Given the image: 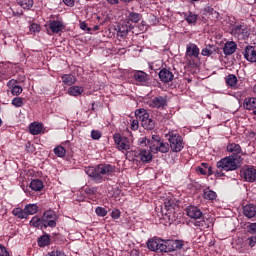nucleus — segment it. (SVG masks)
<instances>
[{
    "instance_id": "1",
    "label": "nucleus",
    "mask_w": 256,
    "mask_h": 256,
    "mask_svg": "<svg viewBox=\"0 0 256 256\" xmlns=\"http://www.w3.org/2000/svg\"><path fill=\"white\" fill-rule=\"evenodd\" d=\"M228 153H232L230 156H226L217 162L215 171V177H225V172L237 171L243 163V158L241 157V145L237 143H229L227 145Z\"/></svg>"
},
{
    "instance_id": "2",
    "label": "nucleus",
    "mask_w": 256,
    "mask_h": 256,
    "mask_svg": "<svg viewBox=\"0 0 256 256\" xmlns=\"http://www.w3.org/2000/svg\"><path fill=\"white\" fill-rule=\"evenodd\" d=\"M115 172V166L111 164H99L95 167L90 166L85 169V173L95 181V183H103L106 177H111Z\"/></svg>"
},
{
    "instance_id": "3",
    "label": "nucleus",
    "mask_w": 256,
    "mask_h": 256,
    "mask_svg": "<svg viewBox=\"0 0 256 256\" xmlns=\"http://www.w3.org/2000/svg\"><path fill=\"white\" fill-rule=\"evenodd\" d=\"M177 201L174 198H166L161 206V213L163 217L168 218L170 221H177Z\"/></svg>"
},
{
    "instance_id": "4",
    "label": "nucleus",
    "mask_w": 256,
    "mask_h": 256,
    "mask_svg": "<svg viewBox=\"0 0 256 256\" xmlns=\"http://www.w3.org/2000/svg\"><path fill=\"white\" fill-rule=\"evenodd\" d=\"M147 247L150 251H155V253H169V240L152 238L148 240Z\"/></svg>"
},
{
    "instance_id": "5",
    "label": "nucleus",
    "mask_w": 256,
    "mask_h": 256,
    "mask_svg": "<svg viewBox=\"0 0 256 256\" xmlns=\"http://www.w3.org/2000/svg\"><path fill=\"white\" fill-rule=\"evenodd\" d=\"M135 115L140 119L141 125L148 131L155 129V120L149 118V113L145 112V109L136 110Z\"/></svg>"
},
{
    "instance_id": "6",
    "label": "nucleus",
    "mask_w": 256,
    "mask_h": 256,
    "mask_svg": "<svg viewBox=\"0 0 256 256\" xmlns=\"http://www.w3.org/2000/svg\"><path fill=\"white\" fill-rule=\"evenodd\" d=\"M168 141L170 143V149L174 153H180V151L183 150L184 144H183V137L179 135L177 132H170Z\"/></svg>"
},
{
    "instance_id": "7",
    "label": "nucleus",
    "mask_w": 256,
    "mask_h": 256,
    "mask_svg": "<svg viewBox=\"0 0 256 256\" xmlns=\"http://www.w3.org/2000/svg\"><path fill=\"white\" fill-rule=\"evenodd\" d=\"M57 219H59V216H57V213L53 210H48L43 213L42 215V221L44 223V227H51L55 228L57 227Z\"/></svg>"
},
{
    "instance_id": "8",
    "label": "nucleus",
    "mask_w": 256,
    "mask_h": 256,
    "mask_svg": "<svg viewBox=\"0 0 256 256\" xmlns=\"http://www.w3.org/2000/svg\"><path fill=\"white\" fill-rule=\"evenodd\" d=\"M113 139L119 151H129V149H131V144L127 137L121 136L119 133H115L113 135Z\"/></svg>"
},
{
    "instance_id": "9",
    "label": "nucleus",
    "mask_w": 256,
    "mask_h": 256,
    "mask_svg": "<svg viewBox=\"0 0 256 256\" xmlns=\"http://www.w3.org/2000/svg\"><path fill=\"white\" fill-rule=\"evenodd\" d=\"M148 105L152 109H165L167 107V97L156 96L148 101Z\"/></svg>"
},
{
    "instance_id": "10",
    "label": "nucleus",
    "mask_w": 256,
    "mask_h": 256,
    "mask_svg": "<svg viewBox=\"0 0 256 256\" xmlns=\"http://www.w3.org/2000/svg\"><path fill=\"white\" fill-rule=\"evenodd\" d=\"M151 153H169V143L163 141H156L150 145Z\"/></svg>"
},
{
    "instance_id": "11",
    "label": "nucleus",
    "mask_w": 256,
    "mask_h": 256,
    "mask_svg": "<svg viewBox=\"0 0 256 256\" xmlns=\"http://www.w3.org/2000/svg\"><path fill=\"white\" fill-rule=\"evenodd\" d=\"M231 33L238 39H247L249 37V30L243 25L235 26L232 28Z\"/></svg>"
},
{
    "instance_id": "12",
    "label": "nucleus",
    "mask_w": 256,
    "mask_h": 256,
    "mask_svg": "<svg viewBox=\"0 0 256 256\" xmlns=\"http://www.w3.org/2000/svg\"><path fill=\"white\" fill-rule=\"evenodd\" d=\"M243 178L248 183H255L256 180V168L249 167L243 171Z\"/></svg>"
},
{
    "instance_id": "13",
    "label": "nucleus",
    "mask_w": 256,
    "mask_h": 256,
    "mask_svg": "<svg viewBox=\"0 0 256 256\" xmlns=\"http://www.w3.org/2000/svg\"><path fill=\"white\" fill-rule=\"evenodd\" d=\"M244 57L250 63H256V48L254 46H247L245 48Z\"/></svg>"
},
{
    "instance_id": "14",
    "label": "nucleus",
    "mask_w": 256,
    "mask_h": 256,
    "mask_svg": "<svg viewBox=\"0 0 256 256\" xmlns=\"http://www.w3.org/2000/svg\"><path fill=\"white\" fill-rule=\"evenodd\" d=\"M136 157H139L140 161L143 163H150V161H153L151 150L141 149L138 151Z\"/></svg>"
},
{
    "instance_id": "15",
    "label": "nucleus",
    "mask_w": 256,
    "mask_h": 256,
    "mask_svg": "<svg viewBox=\"0 0 256 256\" xmlns=\"http://www.w3.org/2000/svg\"><path fill=\"white\" fill-rule=\"evenodd\" d=\"M186 213L190 219H201L203 217V212L196 206H189L186 209Z\"/></svg>"
},
{
    "instance_id": "16",
    "label": "nucleus",
    "mask_w": 256,
    "mask_h": 256,
    "mask_svg": "<svg viewBox=\"0 0 256 256\" xmlns=\"http://www.w3.org/2000/svg\"><path fill=\"white\" fill-rule=\"evenodd\" d=\"M159 77L162 83H171L175 76L173 75V72H170L167 68H163L159 72Z\"/></svg>"
},
{
    "instance_id": "17",
    "label": "nucleus",
    "mask_w": 256,
    "mask_h": 256,
    "mask_svg": "<svg viewBox=\"0 0 256 256\" xmlns=\"http://www.w3.org/2000/svg\"><path fill=\"white\" fill-rule=\"evenodd\" d=\"M243 215L248 219L256 217V206L254 204H248L243 207Z\"/></svg>"
},
{
    "instance_id": "18",
    "label": "nucleus",
    "mask_w": 256,
    "mask_h": 256,
    "mask_svg": "<svg viewBox=\"0 0 256 256\" xmlns=\"http://www.w3.org/2000/svg\"><path fill=\"white\" fill-rule=\"evenodd\" d=\"M49 29L52 31V33H60V31L65 29V24L59 20L50 21Z\"/></svg>"
},
{
    "instance_id": "19",
    "label": "nucleus",
    "mask_w": 256,
    "mask_h": 256,
    "mask_svg": "<svg viewBox=\"0 0 256 256\" xmlns=\"http://www.w3.org/2000/svg\"><path fill=\"white\" fill-rule=\"evenodd\" d=\"M183 245V240H168V253L177 251V249H183Z\"/></svg>"
},
{
    "instance_id": "20",
    "label": "nucleus",
    "mask_w": 256,
    "mask_h": 256,
    "mask_svg": "<svg viewBox=\"0 0 256 256\" xmlns=\"http://www.w3.org/2000/svg\"><path fill=\"white\" fill-rule=\"evenodd\" d=\"M186 55L187 57H195V59H197L199 57V47L193 43L188 44L186 48Z\"/></svg>"
},
{
    "instance_id": "21",
    "label": "nucleus",
    "mask_w": 256,
    "mask_h": 256,
    "mask_svg": "<svg viewBox=\"0 0 256 256\" xmlns=\"http://www.w3.org/2000/svg\"><path fill=\"white\" fill-rule=\"evenodd\" d=\"M224 55H233L237 51V44L233 41L227 42L223 48Z\"/></svg>"
},
{
    "instance_id": "22",
    "label": "nucleus",
    "mask_w": 256,
    "mask_h": 256,
    "mask_svg": "<svg viewBox=\"0 0 256 256\" xmlns=\"http://www.w3.org/2000/svg\"><path fill=\"white\" fill-rule=\"evenodd\" d=\"M134 79L138 81V83H147V81H149V75L144 71H136L134 73Z\"/></svg>"
},
{
    "instance_id": "23",
    "label": "nucleus",
    "mask_w": 256,
    "mask_h": 256,
    "mask_svg": "<svg viewBox=\"0 0 256 256\" xmlns=\"http://www.w3.org/2000/svg\"><path fill=\"white\" fill-rule=\"evenodd\" d=\"M29 131L31 135H39L41 131H43V124L38 122L31 123L29 126Z\"/></svg>"
},
{
    "instance_id": "24",
    "label": "nucleus",
    "mask_w": 256,
    "mask_h": 256,
    "mask_svg": "<svg viewBox=\"0 0 256 256\" xmlns=\"http://www.w3.org/2000/svg\"><path fill=\"white\" fill-rule=\"evenodd\" d=\"M37 243L39 247H47L51 245V236L44 234L38 238Z\"/></svg>"
},
{
    "instance_id": "25",
    "label": "nucleus",
    "mask_w": 256,
    "mask_h": 256,
    "mask_svg": "<svg viewBox=\"0 0 256 256\" xmlns=\"http://www.w3.org/2000/svg\"><path fill=\"white\" fill-rule=\"evenodd\" d=\"M243 107L249 111L256 109V98H246L244 100Z\"/></svg>"
},
{
    "instance_id": "26",
    "label": "nucleus",
    "mask_w": 256,
    "mask_h": 256,
    "mask_svg": "<svg viewBox=\"0 0 256 256\" xmlns=\"http://www.w3.org/2000/svg\"><path fill=\"white\" fill-rule=\"evenodd\" d=\"M77 81V78H75L72 74H64L62 76V83H64V85H75Z\"/></svg>"
},
{
    "instance_id": "27",
    "label": "nucleus",
    "mask_w": 256,
    "mask_h": 256,
    "mask_svg": "<svg viewBox=\"0 0 256 256\" xmlns=\"http://www.w3.org/2000/svg\"><path fill=\"white\" fill-rule=\"evenodd\" d=\"M83 87L81 86H72L68 89V94L72 97H79L83 93Z\"/></svg>"
},
{
    "instance_id": "28",
    "label": "nucleus",
    "mask_w": 256,
    "mask_h": 256,
    "mask_svg": "<svg viewBox=\"0 0 256 256\" xmlns=\"http://www.w3.org/2000/svg\"><path fill=\"white\" fill-rule=\"evenodd\" d=\"M184 19L189 23L190 25H195L197 23L198 16L197 14H193L192 12L189 13H183Z\"/></svg>"
},
{
    "instance_id": "29",
    "label": "nucleus",
    "mask_w": 256,
    "mask_h": 256,
    "mask_svg": "<svg viewBox=\"0 0 256 256\" xmlns=\"http://www.w3.org/2000/svg\"><path fill=\"white\" fill-rule=\"evenodd\" d=\"M24 211L27 217H29V215H35L39 211V207L36 204H28L25 206Z\"/></svg>"
},
{
    "instance_id": "30",
    "label": "nucleus",
    "mask_w": 256,
    "mask_h": 256,
    "mask_svg": "<svg viewBox=\"0 0 256 256\" xmlns=\"http://www.w3.org/2000/svg\"><path fill=\"white\" fill-rule=\"evenodd\" d=\"M12 214L14 215V217H17L18 219H27V212H25V208H14Z\"/></svg>"
},
{
    "instance_id": "31",
    "label": "nucleus",
    "mask_w": 256,
    "mask_h": 256,
    "mask_svg": "<svg viewBox=\"0 0 256 256\" xmlns=\"http://www.w3.org/2000/svg\"><path fill=\"white\" fill-rule=\"evenodd\" d=\"M30 188L32 191H41V189H43V181L39 179L32 180L30 183Z\"/></svg>"
},
{
    "instance_id": "32",
    "label": "nucleus",
    "mask_w": 256,
    "mask_h": 256,
    "mask_svg": "<svg viewBox=\"0 0 256 256\" xmlns=\"http://www.w3.org/2000/svg\"><path fill=\"white\" fill-rule=\"evenodd\" d=\"M141 14L140 13H136V12H130L127 16V21L131 22V23H138L139 21H141Z\"/></svg>"
},
{
    "instance_id": "33",
    "label": "nucleus",
    "mask_w": 256,
    "mask_h": 256,
    "mask_svg": "<svg viewBox=\"0 0 256 256\" xmlns=\"http://www.w3.org/2000/svg\"><path fill=\"white\" fill-rule=\"evenodd\" d=\"M226 84L229 87H235V85H237V76H235V74H230L228 76H226L225 78Z\"/></svg>"
},
{
    "instance_id": "34",
    "label": "nucleus",
    "mask_w": 256,
    "mask_h": 256,
    "mask_svg": "<svg viewBox=\"0 0 256 256\" xmlns=\"http://www.w3.org/2000/svg\"><path fill=\"white\" fill-rule=\"evenodd\" d=\"M215 51V46L208 45L204 49H202L201 55H203V57H210V55H213Z\"/></svg>"
},
{
    "instance_id": "35",
    "label": "nucleus",
    "mask_w": 256,
    "mask_h": 256,
    "mask_svg": "<svg viewBox=\"0 0 256 256\" xmlns=\"http://www.w3.org/2000/svg\"><path fill=\"white\" fill-rule=\"evenodd\" d=\"M17 2L22 9H31L34 5L33 0H17Z\"/></svg>"
},
{
    "instance_id": "36",
    "label": "nucleus",
    "mask_w": 256,
    "mask_h": 256,
    "mask_svg": "<svg viewBox=\"0 0 256 256\" xmlns=\"http://www.w3.org/2000/svg\"><path fill=\"white\" fill-rule=\"evenodd\" d=\"M31 227H41L44 226L43 217L39 218V216H34L30 221Z\"/></svg>"
},
{
    "instance_id": "37",
    "label": "nucleus",
    "mask_w": 256,
    "mask_h": 256,
    "mask_svg": "<svg viewBox=\"0 0 256 256\" xmlns=\"http://www.w3.org/2000/svg\"><path fill=\"white\" fill-rule=\"evenodd\" d=\"M129 33V27L122 25L119 27L118 31H117V36L121 37V39H125V37H127Z\"/></svg>"
},
{
    "instance_id": "38",
    "label": "nucleus",
    "mask_w": 256,
    "mask_h": 256,
    "mask_svg": "<svg viewBox=\"0 0 256 256\" xmlns=\"http://www.w3.org/2000/svg\"><path fill=\"white\" fill-rule=\"evenodd\" d=\"M204 199H207L208 201H215V199H217V193L213 190H205Z\"/></svg>"
},
{
    "instance_id": "39",
    "label": "nucleus",
    "mask_w": 256,
    "mask_h": 256,
    "mask_svg": "<svg viewBox=\"0 0 256 256\" xmlns=\"http://www.w3.org/2000/svg\"><path fill=\"white\" fill-rule=\"evenodd\" d=\"M54 154L57 157H65L67 155V150L63 146H57L54 148Z\"/></svg>"
},
{
    "instance_id": "40",
    "label": "nucleus",
    "mask_w": 256,
    "mask_h": 256,
    "mask_svg": "<svg viewBox=\"0 0 256 256\" xmlns=\"http://www.w3.org/2000/svg\"><path fill=\"white\" fill-rule=\"evenodd\" d=\"M195 227H199V229H201V231H203L204 229H209V223H207V221L205 220H197L194 222Z\"/></svg>"
},
{
    "instance_id": "41",
    "label": "nucleus",
    "mask_w": 256,
    "mask_h": 256,
    "mask_svg": "<svg viewBox=\"0 0 256 256\" xmlns=\"http://www.w3.org/2000/svg\"><path fill=\"white\" fill-rule=\"evenodd\" d=\"M12 105L14 107H23V98L16 97L12 100Z\"/></svg>"
},
{
    "instance_id": "42",
    "label": "nucleus",
    "mask_w": 256,
    "mask_h": 256,
    "mask_svg": "<svg viewBox=\"0 0 256 256\" xmlns=\"http://www.w3.org/2000/svg\"><path fill=\"white\" fill-rule=\"evenodd\" d=\"M12 95H15L16 97H19L23 93V87L16 86L11 90Z\"/></svg>"
},
{
    "instance_id": "43",
    "label": "nucleus",
    "mask_w": 256,
    "mask_h": 256,
    "mask_svg": "<svg viewBox=\"0 0 256 256\" xmlns=\"http://www.w3.org/2000/svg\"><path fill=\"white\" fill-rule=\"evenodd\" d=\"M95 213L99 217H105L107 215V210L103 207H97Z\"/></svg>"
},
{
    "instance_id": "44",
    "label": "nucleus",
    "mask_w": 256,
    "mask_h": 256,
    "mask_svg": "<svg viewBox=\"0 0 256 256\" xmlns=\"http://www.w3.org/2000/svg\"><path fill=\"white\" fill-rule=\"evenodd\" d=\"M30 33H39L41 31V26L39 24L33 23L29 27Z\"/></svg>"
},
{
    "instance_id": "45",
    "label": "nucleus",
    "mask_w": 256,
    "mask_h": 256,
    "mask_svg": "<svg viewBox=\"0 0 256 256\" xmlns=\"http://www.w3.org/2000/svg\"><path fill=\"white\" fill-rule=\"evenodd\" d=\"M19 86V81L15 80V79H11L8 83H7V87H9L11 90L15 89V87Z\"/></svg>"
},
{
    "instance_id": "46",
    "label": "nucleus",
    "mask_w": 256,
    "mask_h": 256,
    "mask_svg": "<svg viewBox=\"0 0 256 256\" xmlns=\"http://www.w3.org/2000/svg\"><path fill=\"white\" fill-rule=\"evenodd\" d=\"M84 191L86 195H95L97 193V187H87Z\"/></svg>"
},
{
    "instance_id": "47",
    "label": "nucleus",
    "mask_w": 256,
    "mask_h": 256,
    "mask_svg": "<svg viewBox=\"0 0 256 256\" xmlns=\"http://www.w3.org/2000/svg\"><path fill=\"white\" fill-rule=\"evenodd\" d=\"M91 137H92V139H94V140H99V139H101V131H99V130H92V131H91Z\"/></svg>"
},
{
    "instance_id": "48",
    "label": "nucleus",
    "mask_w": 256,
    "mask_h": 256,
    "mask_svg": "<svg viewBox=\"0 0 256 256\" xmlns=\"http://www.w3.org/2000/svg\"><path fill=\"white\" fill-rule=\"evenodd\" d=\"M139 143L142 147H145L147 145H151V140L147 139V137H142L139 139Z\"/></svg>"
},
{
    "instance_id": "49",
    "label": "nucleus",
    "mask_w": 256,
    "mask_h": 256,
    "mask_svg": "<svg viewBox=\"0 0 256 256\" xmlns=\"http://www.w3.org/2000/svg\"><path fill=\"white\" fill-rule=\"evenodd\" d=\"M249 247H255L256 245V236H251L247 239Z\"/></svg>"
},
{
    "instance_id": "50",
    "label": "nucleus",
    "mask_w": 256,
    "mask_h": 256,
    "mask_svg": "<svg viewBox=\"0 0 256 256\" xmlns=\"http://www.w3.org/2000/svg\"><path fill=\"white\" fill-rule=\"evenodd\" d=\"M248 232L251 233V235L256 234V223H251L248 225Z\"/></svg>"
},
{
    "instance_id": "51",
    "label": "nucleus",
    "mask_w": 256,
    "mask_h": 256,
    "mask_svg": "<svg viewBox=\"0 0 256 256\" xmlns=\"http://www.w3.org/2000/svg\"><path fill=\"white\" fill-rule=\"evenodd\" d=\"M131 129L132 131H137V129H139V120H132L131 121Z\"/></svg>"
},
{
    "instance_id": "52",
    "label": "nucleus",
    "mask_w": 256,
    "mask_h": 256,
    "mask_svg": "<svg viewBox=\"0 0 256 256\" xmlns=\"http://www.w3.org/2000/svg\"><path fill=\"white\" fill-rule=\"evenodd\" d=\"M0 256H11L3 245H0Z\"/></svg>"
},
{
    "instance_id": "53",
    "label": "nucleus",
    "mask_w": 256,
    "mask_h": 256,
    "mask_svg": "<svg viewBox=\"0 0 256 256\" xmlns=\"http://www.w3.org/2000/svg\"><path fill=\"white\" fill-rule=\"evenodd\" d=\"M111 217H112V219H119V217H121V211H119L117 209L112 211Z\"/></svg>"
},
{
    "instance_id": "54",
    "label": "nucleus",
    "mask_w": 256,
    "mask_h": 256,
    "mask_svg": "<svg viewBox=\"0 0 256 256\" xmlns=\"http://www.w3.org/2000/svg\"><path fill=\"white\" fill-rule=\"evenodd\" d=\"M80 29H82V31H91V28H88L85 22H80Z\"/></svg>"
},
{
    "instance_id": "55",
    "label": "nucleus",
    "mask_w": 256,
    "mask_h": 256,
    "mask_svg": "<svg viewBox=\"0 0 256 256\" xmlns=\"http://www.w3.org/2000/svg\"><path fill=\"white\" fill-rule=\"evenodd\" d=\"M161 141V138L157 135L152 136V140L150 141V145H155V142Z\"/></svg>"
},
{
    "instance_id": "56",
    "label": "nucleus",
    "mask_w": 256,
    "mask_h": 256,
    "mask_svg": "<svg viewBox=\"0 0 256 256\" xmlns=\"http://www.w3.org/2000/svg\"><path fill=\"white\" fill-rule=\"evenodd\" d=\"M63 3H65L67 7H73V5H75V0H63Z\"/></svg>"
},
{
    "instance_id": "57",
    "label": "nucleus",
    "mask_w": 256,
    "mask_h": 256,
    "mask_svg": "<svg viewBox=\"0 0 256 256\" xmlns=\"http://www.w3.org/2000/svg\"><path fill=\"white\" fill-rule=\"evenodd\" d=\"M109 5H119V0H106Z\"/></svg>"
},
{
    "instance_id": "58",
    "label": "nucleus",
    "mask_w": 256,
    "mask_h": 256,
    "mask_svg": "<svg viewBox=\"0 0 256 256\" xmlns=\"http://www.w3.org/2000/svg\"><path fill=\"white\" fill-rule=\"evenodd\" d=\"M198 171H199V173H201V175H207V170L204 168L199 167Z\"/></svg>"
},
{
    "instance_id": "59",
    "label": "nucleus",
    "mask_w": 256,
    "mask_h": 256,
    "mask_svg": "<svg viewBox=\"0 0 256 256\" xmlns=\"http://www.w3.org/2000/svg\"><path fill=\"white\" fill-rule=\"evenodd\" d=\"M206 11H208V13H215L217 15V11H215L213 8L208 7L206 8Z\"/></svg>"
},
{
    "instance_id": "60",
    "label": "nucleus",
    "mask_w": 256,
    "mask_h": 256,
    "mask_svg": "<svg viewBox=\"0 0 256 256\" xmlns=\"http://www.w3.org/2000/svg\"><path fill=\"white\" fill-rule=\"evenodd\" d=\"M122 3H125L126 5H129V3H133L135 0H120Z\"/></svg>"
},
{
    "instance_id": "61",
    "label": "nucleus",
    "mask_w": 256,
    "mask_h": 256,
    "mask_svg": "<svg viewBox=\"0 0 256 256\" xmlns=\"http://www.w3.org/2000/svg\"><path fill=\"white\" fill-rule=\"evenodd\" d=\"M208 175H213V167H208Z\"/></svg>"
},
{
    "instance_id": "62",
    "label": "nucleus",
    "mask_w": 256,
    "mask_h": 256,
    "mask_svg": "<svg viewBox=\"0 0 256 256\" xmlns=\"http://www.w3.org/2000/svg\"><path fill=\"white\" fill-rule=\"evenodd\" d=\"M202 167H204V169H209V164H207V163H202Z\"/></svg>"
},
{
    "instance_id": "63",
    "label": "nucleus",
    "mask_w": 256,
    "mask_h": 256,
    "mask_svg": "<svg viewBox=\"0 0 256 256\" xmlns=\"http://www.w3.org/2000/svg\"><path fill=\"white\" fill-rule=\"evenodd\" d=\"M95 31H99V26H94Z\"/></svg>"
},
{
    "instance_id": "64",
    "label": "nucleus",
    "mask_w": 256,
    "mask_h": 256,
    "mask_svg": "<svg viewBox=\"0 0 256 256\" xmlns=\"http://www.w3.org/2000/svg\"><path fill=\"white\" fill-rule=\"evenodd\" d=\"M253 115H256V110L253 111Z\"/></svg>"
}]
</instances>
